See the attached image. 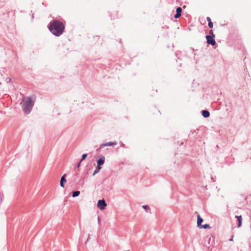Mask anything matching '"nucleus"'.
Listing matches in <instances>:
<instances>
[{"instance_id":"f3484780","label":"nucleus","mask_w":251,"mask_h":251,"mask_svg":"<svg viewBox=\"0 0 251 251\" xmlns=\"http://www.w3.org/2000/svg\"><path fill=\"white\" fill-rule=\"evenodd\" d=\"M143 208L146 210H150V207L148 205H143Z\"/></svg>"},{"instance_id":"4be33fe9","label":"nucleus","mask_w":251,"mask_h":251,"mask_svg":"<svg viewBox=\"0 0 251 251\" xmlns=\"http://www.w3.org/2000/svg\"><path fill=\"white\" fill-rule=\"evenodd\" d=\"M110 145H111H111H113V144H112V143H110Z\"/></svg>"},{"instance_id":"aec40b11","label":"nucleus","mask_w":251,"mask_h":251,"mask_svg":"<svg viewBox=\"0 0 251 251\" xmlns=\"http://www.w3.org/2000/svg\"><path fill=\"white\" fill-rule=\"evenodd\" d=\"M206 20H207V21L208 22V23H209V22H211L210 18H209V17H207V18H206Z\"/></svg>"},{"instance_id":"9d476101","label":"nucleus","mask_w":251,"mask_h":251,"mask_svg":"<svg viewBox=\"0 0 251 251\" xmlns=\"http://www.w3.org/2000/svg\"><path fill=\"white\" fill-rule=\"evenodd\" d=\"M210 115L209 112L207 110H203L202 111V116L205 117L207 118Z\"/></svg>"},{"instance_id":"a211bd4d","label":"nucleus","mask_w":251,"mask_h":251,"mask_svg":"<svg viewBox=\"0 0 251 251\" xmlns=\"http://www.w3.org/2000/svg\"><path fill=\"white\" fill-rule=\"evenodd\" d=\"M208 26L210 28H212L213 26V23L212 22L208 23Z\"/></svg>"},{"instance_id":"4468645a","label":"nucleus","mask_w":251,"mask_h":251,"mask_svg":"<svg viewBox=\"0 0 251 251\" xmlns=\"http://www.w3.org/2000/svg\"><path fill=\"white\" fill-rule=\"evenodd\" d=\"M210 226L208 224H205V225H201L200 228H204V229H206V228H210Z\"/></svg>"},{"instance_id":"412c9836","label":"nucleus","mask_w":251,"mask_h":251,"mask_svg":"<svg viewBox=\"0 0 251 251\" xmlns=\"http://www.w3.org/2000/svg\"><path fill=\"white\" fill-rule=\"evenodd\" d=\"M80 163H81V162L80 161V162H79V163L78 164V165H77V167L78 168H79V167L80 165Z\"/></svg>"},{"instance_id":"6ab92c4d","label":"nucleus","mask_w":251,"mask_h":251,"mask_svg":"<svg viewBox=\"0 0 251 251\" xmlns=\"http://www.w3.org/2000/svg\"><path fill=\"white\" fill-rule=\"evenodd\" d=\"M209 33H210V34L212 35V36H211L212 37H215V35L213 34V32L212 30H210Z\"/></svg>"},{"instance_id":"6e6552de","label":"nucleus","mask_w":251,"mask_h":251,"mask_svg":"<svg viewBox=\"0 0 251 251\" xmlns=\"http://www.w3.org/2000/svg\"><path fill=\"white\" fill-rule=\"evenodd\" d=\"M203 222V219L200 217L199 214L197 215V226L200 227L201 226V224Z\"/></svg>"},{"instance_id":"0eeeda50","label":"nucleus","mask_w":251,"mask_h":251,"mask_svg":"<svg viewBox=\"0 0 251 251\" xmlns=\"http://www.w3.org/2000/svg\"><path fill=\"white\" fill-rule=\"evenodd\" d=\"M66 174H64L61 178L60 180V186L62 187H64V183L66 182V179L65 178Z\"/></svg>"},{"instance_id":"f257e3e1","label":"nucleus","mask_w":251,"mask_h":251,"mask_svg":"<svg viewBox=\"0 0 251 251\" xmlns=\"http://www.w3.org/2000/svg\"><path fill=\"white\" fill-rule=\"evenodd\" d=\"M49 29L52 34L59 36L63 33L65 25L62 22L58 20H54L50 23Z\"/></svg>"},{"instance_id":"2eb2a0df","label":"nucleus","mask_w":251,"mask_h":251,"mask_svg":"<svg viewBox=\"0 0 251 251\" xmlns=\"http://www.w3.org/2000/svg\"><path fill=\"white\" fill-rule=\"evenodd\" d=\"M105 146H110V142H108L105 144H102L100 145V149L102 148Z\"/></svg>"},{"instance_id":"f03ea898","label":"nucleus","mask_w":251,"mask_h":251,"mask_svg":"<svg viewBox=\"0 0 251 251\" xmlns=\"http://www.w3.org/2000/svg\"><path fill=\"white\" fill-rule=\"evenodd\" d=\"M20 104L24 112L28 114L30 112L34 105V101L32 100L30 97H24Z\"/></svg>"},{"instance_id":"f8f14e48","label":"nucleus","mask_w":251,"mask_h":251,"mask_svg":"<svg viewBox=\"0 0 251 251\" xmlns=\"http://www.w3.org/2000/svg\"><path fill=\"white\" fill-rule=\"evenodd\" d=\"M101 168V167L98 166L97 168H96V169L95 170V171L93 174V176H95L96 174H97L98 172H99V171H100Z\"/></svg>"},{"instance_id":"dca6fc26","label":"nucleus","mask_w":251,"mask_h":251,"mask_svg":"<svg viewBox=\"0 0 251 251\" xmlns=\"http://www.w3.org/2000/svg\"><path fill=\"white\" fill-rule=\"evenodd\" d=\"M87 154H86V153L83 154L82 155V158L80 160V162H81L82 160H84L86 158V157H87Z\"/></svg>"},{"instance_id":"39448f33","label":"nucleus","mask_w":251,"mask_h":251,"mask_svg":"<svg viewBox=\"0 0 251 251\" xmlns=\"http://www.w3.org/2000/svg\"><path fill=\"white\" fill-rule=\"evenodd\" d=\"M105 158L103 156H101L99 159L97 161L98 166L101 167L104 163Z\"/></svg>"},{"instance_id":"9b49d317","label":"nucleus","mask_w":251,"mask_h":251,"mask_svg":"<svg viewBox=\"0 0 251 251\" xmlns=\"http://www.w3.org/2000/svg\"><path fill=\"white\" fill-rule=\"evenodd\" d=\"M80 194V192L78 191H74L72 194V196L73 197H76L79 196Z\"/></svg>"},{"instance_id":"7ed1b4c3","label":"nucleus","mask_w":251,"mask_h":251,"mask_svg":"<svg viewBox=\"0 0 251 251\" xmlns=\"http://www.w3.org/2000/svg\"><path fill=\"white\" fill-rule=\"evenodd\" d=\"M106 205L107 204L103 199L99 200L97 203V207L100 210L104 209Z\"/></svg>"},{"instance_id":"423d86ee","label":"nucleus","mask_w":251,"mask_h":251,"mask_svg":"<svg viewBox=\"0 0 251 251\" xmlns=\"http://www.w3.org/2000/svg\"><path fill=\"white\" fill-rule=\"evenodd\" d=\"M182 11V9L181 7H177L176 10V14L175 15V18H178L181 16V13Z\"/></svg>"},{"instance_id":"1a4fd4ad","label":"nucleus","mask_w":251,"mask_h":251,"mask_svg":"<svg viewBox=\"0 0 251 251\" xmlns=\"http://www.w3.org/2000/svg\"><path fill=\"white\" fill-rule=\"evenodd\" d=\"M236 218L237 219L238 221V227H240L242 225V218L241 216H236Z\"/></svg>"},{"instance_id":"ddd939ff","label":"nucleus","mask_w":251,"mask_h":251,"mask_svg":"<svg viewBox=\"0 0 251 251\" xmlns=\"http://www.w3.org/2000/svg\"><path fill=\"white\" fill-rule=\"evenodd\" d=\"M101 168V167L98 166L97 168H96V169L95 170V171L93 174V176H95L96 174H97L98 172H99V171H100Z\"/></svg>"},{"instance_id":"20e7f679","label":"nucleus","mask_w":251,"mask_h":251,"mask_svg":"<svg viewBox=\"0 0 251 251\" xmlns=\"http://www.w3.org/2000/svg\"><path fill=\"white\" fill-rule=\"evenodd\" d=\"M213 37L210 35L206 36L207 44H210L212 46H214L216 44V42L215 40L213 39Z\"/></svg>"}]
</instances>
